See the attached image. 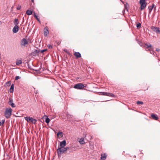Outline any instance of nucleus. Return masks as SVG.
Masks as SVG:
<instances>
[{
    "mask_svg": "<svg viewBox=\"0 0 160 160\" xmlns=\"http://www.w3.org/2000/svg\"><path fill=\"white\" fill-rule=\"evenodd\" d=\"M34 17L37 19L39 22H40V20L39 19V18H38V16H37V15L35 14V13H34Z\"/></svg>",
    "mask_w": 160,
    "mask_h": 160,
    "instance_id": "obj_28",
    "label": "nucleus"
},
{
    "mask_svg": "<svg viewBox=\"0 0 160 160\" xmlns=\"http://www.w3.org/2000/svg\"><path fill=\"white\" fill-rule=\"evenodd\" d=\"M11 84V82L10 81L8 82H7V84H8L9 85H10Z\"/></svg>",
    "mask_w": 160,
    "mask_h": 160,
    "instance_id": "obj_38",
    "label": "nucleus"
},
{
    "mask_svg": "<svg viewBox=\"0 0 160 160\" xmlns=\"http://www.w3.org/2000/svg\"><path fill=\"white\" fill-rule=\"evenodd\" d=\"M159 50H160V49H156V51H158V52L159 51Z\"/></svg>",
    "mask_w": 160,
    "mask_h": 160,
    "instance_id": "obj_41",
    "label": "nucleus"
},
{
    "mask_svg": "<svg viewBox=\"0 0 160 160\" xmlns=\"http://www.w3.org/2000/svg\"><path fill=\"white\" fill-rule=\"evenodd\" d=\"M5 120H3L1 121L0 122V125H2L4 124L5 122Z\"/></svg>",
    "mask_w": 160,
    "mask_h": 160,
    "instance_id": "obj_30",
    "label": "nucleus"
},
{
    "mask_svg": "<svg viewBox=\"0 0 160 160\" xmlns=\"http://www.w3.org/2000/svg\"><path fill=\"white\" fill-rule=\"evenodd\" d=\"M154 6V5L153 4L152 6H150L148 7V9L149 10V13H150L152 12V11L153 8Z\"/></svg>",
    "mask_w": 160,
    "mask_h": 160,
    "instance_id": "obj_12",
    "label": "nucleus"
},
{
    "mask_svg": "<svg viewBox=\"0 0 160 160\" xmlns=\"http://www.w3.org/2000/svg\"><path fill=\"white\" fill-rule=\"evenodd\" d=\"M136 103L138 104V105H139V104H143V103L142 102V101H138L137 102H136Z\"/></svg>",
    "mask_w": 160,
    "mask_h": 160,
    "instance_id": "obj_26",
    "label": "nucleus"
},
{
    "mask_svg": "<svg viewBox=\"0 0 160 160\" xmlns=\"http://www.w3.org/2000/svg\"><path fill=\"white\" fill-rule=\"evenodd\" d=\"M125 7L127 9H128L129 8V5L128 3H126V4L125 5Z\"/></svg>",
    "mask_w": 160,
    "mask_h": 160,
    "instance_id": "obj_27",
    "label": "nucleus"
},
{
    "mask_svg": "<svg viewBox=\"0 0 160 160\" xmlns=\"http://www.w3.org/2000/svg\"><path fill=\"white\" fill-rule=\"evenodd\" d=\"M74 55L78 58H80L81 57V55L80 53L78 52H75L74 53Z\"/></svg>",
    "mask_w": 160,
    "mask_h": 160,
    "instance_id": "obj_14",
    "label": "nucleus"
},
{
    "mask_svg": "<svg viewBox=\"0 0 160 160\" xmlns=\"http://www.w3.org/2000/svg\"><path fill=\"white\" fill-rule=\"evenodd\" d=\"M57 135L58 137L59 138H62L63 137L62 133L61 132H58Z\"/></svg>",
    "mask_w": 160,
    "mask_h": 160,
    "instance_id": "obj_15",
    "label": "nucleus"
},
{
    "mask_svg": "<svg viewBox=\"0 0 160 160\" xmlns=\"http://www.w3.org/2000/svg\"><path fill=\"white\" fill-rule=\"evenodd\" d=\"M24 118L25 120H26L28 122H30V120H31V118L30 117H24Z\"/></svg>",
    "mask_w": 160,
    "mask_h": 160,
    "instance_id": "obj_22",
    "label": "nucleus"
},
{
    "mask_svg": "<svg viewBox=\"0 0 160 160\" xmlns=\"http://www.w3.org/2000/svg\"><path fill=\"white\" fill-rule=\"evenodd\" d=\"M31 120H30V122H32L33 123L35 124L37 122V120L32 118H31Z\"/></svg>",
    "mask_w": 160,
    "mask_h": 160,
    "instance_id": "obj_24",
    "label": "nucleus"
},
{
    "mask_svg": "<svg viewBox=\"0 0 160 160\" xmlns=\"http://www.w3.org/2000/svg\"><path fill=\"white\" fill-rule=\"evenodd\" d=\"M156 33L160 34V28L158 27L157 30V32H156Z\"/></svg>",
    "mask_w": 160,
    "mask_h": 160,
    "instance_id": "obj_31",
    "label": "nucleus"
},
{
    "mask_svg": "<svg viewBox=\"0 0 160 160\" xmlns=\"http://www.w3.org/2000/svg\"><path fill=\"white\" fill-rule=\"evenodd\" d=\"M2 24V22L0 20V25H1Z\"/></svg>",
    "mask_w": 160,
    "mask_h": 160,
    "instance_id": "obj_42",
    "label": "nucleus"
},
{
    "mask_svg": "<svg viewBox=\"0 0 160 160\" xmlns=\"http://www.w3.org/2000/svg\"><path fill=\"white\" fill-rule=\"evenodd\" d=\"M66 149L64 148H58L57 149V154L58 157L60 156L62 154L66 152Z\"/></svg>",
    "mask_w": 160,
    "mask_h": 160,
    "instance_id": "obj_2",
    "label": "nucleus"
},
{
    "mask_svg": "<svg viewBox=\"0 0 160 160\" xmlns=\"http://www.w3.org/2000/svg\"><path fill=\"white\" fill-rule=\"evenodd\" d=\"M13 23L15 25H17L19 23L18 19L17 18H15L13 21Z\"/></svg>",
    "mask_w": 160,
    "mask_h": 160,
    "instance_id": "obj_18",
    "label": "nucleus"
},
{
    "mask_svg": "<svg viewBox=\"0 0 160 160\" xmlns=\"http://www.w3.org/2000/svg\"><path fill=\"white\" fill-rule=\"evenodd\" d=\"M12 102L13 100L12 99H11V98H10L8 103L9 105H11L12 107L15 108L16 106L15 104Z\"/></svg>",
    "mask_w": 160,
    "mask_h": 160,
    "instance_id": "obj_9",
    "label": "nucleus"
},
{
    "mask_svg": "<svg viewBox=\"0 0 160 160\" xmlns=\"http://www.w3.org/2000/svg\"><path fill=\"white\" fill-rule=\"evenodd\" d=\"M47 49H45L42 50H41V52H42V53H43L44 52H45V51H47Z\"/></svg>",
    "mask_w": 160,
    "mask_h": 160,
    "instance_id": "obj_36",
    "label": "nucleus"
},
{
    "mask_svg": "<svg viewBox=\"0 0 160 160\" xmlns=\"http://www.w3.org/2000/svg\"><path fill=\"white\" fill-rule=\"evenodd\" d=\"M14 85L13 84H12L10 88L9 91L11 93L13 92L14 91Z\"/></svg>",
    "mask_w": 160,
    "mask_h": 160,
    "instance_id": "obj_11",
    "label": "nucleus"
},
{
    "mask_svg": "<svg viewBox=\"0 0 160 160\" xmlns=\"http://www.w3.org/2000/svg\"><path fill=\"white\" fill-rule=\"evenodd\" d=\"M64 148H65L66 149V151L68 150L69 148V147H64Z\"/></svg>",
    "mask_w": 160,
    "mask_h": 160,
    "instance_id": "obj_40",
    "label": "nucleus"
},
{
    "mask_svg": "<svg viewBox=\"0 0 160 160\" xmlns=\"http://www.w3.org/2000/svg\"><path fill=\"white\" fill-rule=\"evenodd\" d=\"M66 145V142L65 140H64L60 142L59 146L58 148H64Z\"/></svg>",
    "mask_w": 160,
    "mask_h": 160,
    "instance_id": "obj_5",
    "label": "nucleus"
},
{
    "mask_svg": "<svg viewBox=\"0 0 160 160\" xmlns=\"http://www.w3.org/2000/svg\"><path fill=\"white\" fill-rule=\"evenodd\" d=\"M139 3L141 5L140 8L141 10L144 9L146 8L147 5V2L145 1V0H140Z\"/></svg>",
    "mask_w": 160,
    "mask_h": 160,
    "instance_id": "obj_3",
    "label": "nucleus"
},
{
    "mask_svg": "<svg viewBox=\"0 0 160 160\" xmlns=\"http://www.w3.org/2000/svg\"><path fill=\"white\" fill-rule=\"evenodd\" d=\"M148 49L150 50V53L152 54H153L154 55V52L153 51H151V50L150 49V48L149 49Z\"/></svg>",
    "mask_w": 160,
    "mask_h": 160,
    "instance_id": "obj_32",
    "label": "nucleus"
},
{
    "mask_svg": "<svg viewBox=\"0 0 160 160\" xmlns=\"http://www.w3.org/2000/svg\"><path fill=\"white\" fill-rule=\"evenodd\" d=\"M12 110L11 108H7L6 109L4 114L6 118H9L12 113Z\"/></svg>",
    "mask_w": 160,
    "mask_h": 160,
    "instance_id": "obj_1",
    "label": "nucleus"
},
{
    "mask_svg": "<svg viewBox=\"0 0 160 160\" xmlns=\"http://www.w3.org/2000/svg\"><path fill=\"white\" fill-rule=\"evenodd\" d=\"M85 87L84 84L82 83H79L75 84L74 87L75 88L78 89H82Z\"/></svg>",
    "mask_w": 160,
    "mask_h": 160,
    "instance_id": "obj_4",
    "label": "nucleus"
},
{
    "mask_svg": "<svg viewBox=\"0 0 160 160\" xmlns=\"http://www.w3.org/2000/svg\"><path fill=\"white\" fill-rule=\"evenodd\" d=\"M48 47L49 49H51L52 48V46L51 45H49L48 46Z\"/></svg>",
    "mask_w": 160,
    "mask_h": 160,
    "instance_id": "obj_37",
    "label": "nucleus"
},
{
    "mask_svg": "<svg viewBox=\"0 0 160 160\" xmlns=\"http://www.w3.org/2000/svg\"><path fill=\"white\" fill-rule=\"evenodd\" d=\"M48 28L47 27H45L44 29V34L45 36H47L49 33Z\"/></svg>",
    "mask_w": 160,
    "mask_h": 160,
    "instance_id": "obj_8",
    "label": "nucleus"
},
{
    "mask_svg": "<svg viewBox=\"0 0 160 160\" xmlns=\"http://www.w3.org/2000/svg\"><path fill=\"white\" fill-rule=\"evenodd\" d=\"M31 1L32 2H34V0H31Z\"/></svg>",
    "mask_w": 160,
    "mask_h": 160,
    "instance_id": "obj_43",
    "label": "nucleus"
},
{
    "mask_svg": "<svg viewBox=\"0 0 160 160\" xmlns=\"http://www.w3.org/2000/svg\"><path fill=\"white\" fill-rule=\"evenodd\" d=\"M21 8V6H18L17 8V9H18V10H20Z\"/></svg>",
    "mask_w": 160,
    "mask_h": 160,
    "instance_id": "obj_39",
    "label": "nucleus"
},
{
    "mask_svg": "<svg viewBox=\"0 0 160 160\" xmlns=\"http://www.w3.org/2000/svg\"><path fill=\"white\" fill-rule=\"evenodd\" d=\"M19 27L17 25H15L12 29V32L14 33H16L19 30Z\"/></svg>",
    "mask_w": 160,
    "mask_h": 160,
    "instance_id": "obj_6",
    "label": "nucleus"
},
{
    "mask_svg": "<svg viewBox=\"0 0 160 160\" xmlns=\"http://www.w3.org/2000/svg\"><path fill=\"white\" fill-rule=\"evenodd\" d=\"M20 78V77H19V76H17L15 77V80H18V79H19Z\"/></svg>",
    "mask_w": 160,
    "mask_h": 160,
    "instance_id": "obj_33",
    "label": "nucleus"
},
{
    "mask_svg": "<svg viewBox=\"0 0 160 160\" xmlns=\"http://www.w3.org/2000/svg\"><path fill=\"white\" fill-rule=\"evenodd\" d=\"M79 142L81 144H84L85 143L84 139L83 138H81L79 139Z\"/></svg>",
    "mask_w": 160,
    "mask_h": 160,
    "instance_id": "obj_13",
    "label": "nucleus"
},
{
    "mask_svg": "<svg viewBox=\"0 0 160 160\" xmlns=\"http://www.w3.org/2000/svg\"><path fill=\"white\" fill-rule=\"evenodd\" d=\"M26 13L27 15H30L32 14V11L29 10H28L26 11Z\"/></svg>",
    "mask_w": 160,
    "mask_h": 160,
    "instance_id": "obj_21",
    "label": "nucleus"
},
{
    "mask_svg": "<svg viewBox=\"0 0 160 160\" xmlns=\"http://www.w3.org/2000/svg\"><path fill=\"white\" fill-rule=\"evenodd\" d=\"M28 43V42L25 38L22 39L21 42V44L24 46L27 44Z\"/></svg>",
    "mask_w": 160,
    "mask_h": 160,
    "instance_id": "obj_7",
    "label": "nucleus"
},
{
    "mask_svg": "<svg viewBox=\"0 0 160 160\" xmlns=\"http://www.w3.org/2000/svg\"><path fill=\"white\" fill-rule=\"evenodd\" d=\"M22 63V61L21 60H17L16 62V64L19 65Z\"/></svg>",
    "mask_w": 160,
    "mask_h": 160,
    "instance_id": "obj_20",
    "label": "nucleus"
},
{
    "mask_svg": "<svg viewBox=\"0 0 160 160\" xmlns=\"http://www.w3.org/2000/svg\"><path fill=\"white\" fill-rule=\"evenodd\" d=\"M45 121L46 123H48L50 122V119L49 118H46Z\"/></svg>",
    "mask_w": 160,
    "mask_h": 160,
    "instance_id": "obj_25",
    "label": "nucleus"
},
{
    "mask_svg": "<svg viewBox=\"0 0 160 160\" xmlns=\"http://www.w3.org/2000/svg\"><path fill=\"white\" fill-rule=\"evenodd\" d=\"M151 116L152 117V118L154 120H157L158 119V117L153 114H152L151 115Z\"/></svg>",
    "mask_w": 160,
    "mask_h": 160,
    "instance_id": "obj_17",
    "label": "nucleus"
},
{
    "mask_svg": "<svg viewBox=\"0 0 160 160\" xmlns=\"http://www.w3.org/2000/svg\"><path fill=\"white\" fill-rule=\"evenodd\" d=\"M67 118L68 119H70V118H72V116L69 114H67Z\"/></svg>",
    "mask_w": 160,
    "mask_h": 160,
    "instance_id": "obj_34",
    "label": "nucleus"
},
{
    "mask_svg": "<svg viewBox=\"0 0 160 160\" xmlns=\"http://www.w3.org/2000/svg\"><path fill=\"white\" fill-rule=\"evenodd\" d=\"M158 27L152 26L151 27V29L153 32H155L156 33L157 32V30Z\"/></svg>",
    "mask_w": 160,
    "mask_h": 160,
    "instance_id": "obj_10",
    "label": "nucleus"
},
{
    "mask_svg": "<svg viewBox=\"0 0 160 160\" xmlns=\"http://www.w3.org/2000/svg\"><path fill=\"white\" fill-rule=\"evenodd\" d=\"M106 94H107L106 96H110L111 97H114V94L112 93L107 92V93Z\"/></svg>",
    "mask_w": 160,
    "mask_h": 160,
    "instance_id": "obj_23",
    "label": "nucleus"
},
{
    "mask_svg": "<svg viewBox=\"0 0 160 160\" xmlns=\"http://www.w3.org/2000/svg\"><path fill=\"white\" fill-rule=\"evenodd\" d=\"M144 47L146 48H151L152 47V45L149 43H147L145 44Z\"/></svg>",
    "mask_w": 160,
    "mask_h": 160,
    "instance_id": "obj_19",
    "label": "nucleus"
},
{
    "mask_svg": "<svg viewBox=\"0 0 160 160\" xmlns=\"http://www.w3.org/2000/svg\"><path fill=\"white\" fill-rule=\"evenodd\" d=\"M100 93H101V95H105V96L107 95V94L106 93H107V92H100Z\"/></svg>",
    "mask_w": 160,
    "mask_h": 160,
    "instance_id": "obj_29",
    "label": "nucleus"
},
{
    "mask_svg": "<svg viewBox=\"0 0 160 160\" xmlns=\"http://www.w3.org/2000/svg\"><path fill=\"white\" fill-rule=\"evenodd\" d=\"M141 26V24L140 23H138L137 25V28H139Z\"/></svg>",
    "mask_w": 160,
    "mask_h": 160,
    "instance_id": "obj_35",
    "label": "nucleus"
},
{
    "mask_svg": "<svg viewBox=\"0 0 160 160\" xmlns=\"http://www.w3.org/2000/svg\"><path fill=\"white\" fill-rule=\"evenodd\" d=\"M106 158L105 154H102L101 157V160H105Z\"/></svg>",
    "mask_w": 160,
    "mask_h": 160,
    "instance_id": "obj_16",
    "label": "nucleus"
}]
</instances>
